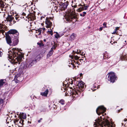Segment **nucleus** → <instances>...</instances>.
<instances>
[{"instance_id": "48", "label": "nucleus", "mask_w": 127, "mask_h": 127, "mask_svg": "<svg viewBox=\"0 0 127 127\" xmlns=\"http://www.w3.org/2000/svg\"><path fill=\"white\" fill-rule=\"evenodd\" d=\"M2 55V52L0 51V56L1 57Z\"/></svg>"}, {"instance_id": "33", "label": "nucleus", "mask_w": 127, "mask_h": 127, "mask_svg": "<svg viewBox=\"0 0 127 127\" xmlns=\"http://www.w3.org/2000/svg\"><path fill=\"white\" fill-rule=\"evenodd\" d=\"M57 47V45L55 44L54 45H53V47L51 48V50H53V49H55L56 48V47Z\"/></svg>"}, {"instance_id": "27", "label": "nucleus", "mask_w": 127, "mask_h": 127, "mask_svg": "<svg viewBox=\"0 0 127 127\" xmlns=\"http://www.w3.org/2000/svg\"><path fill=\"white\" fill-rule=\"evenodd\" d=\"M72 56V57L71 58L72 59H73V58H74L75 60H78L80 58V57H78L77 55L74 56Z\"/></svg>"}, {"instance_id": "55", "label": "nucleus", "mask_w": 127, "mask_h": 127, "mask_svg": "<svg viewBox=\"0 0 127 127\" xmlns=\"http://www.w3.org/2000/svg\"><path fill=\"white\" fill-rule=\"evenodd\" d=\"M49 120L50 121V122H51L52 121V120L51 118H49Z\"/></svg>"}, {"instance_id": "12", "label": "nucleus", "mask_w": 127, "mask_h": 127, "mask_svg": "<svg viewBox=\"0 0 127 127\" xmlns=\"http://www.w3.org/2000/svg\"><path fill=\"white\" fill-rule=\"evenodd\" d=\"M51 21H53V19L52 17H46L45 20V24H52Z\"/></svg>"}, {"instance_id": "26", "label": "nucleus", "mask_w": 127, "mask_h": 127, "mask_svg": "<svg viewBox=\"0 0 127 127\" xmlns=\"http://www.w3.org/2000/svg\"><path fill=\"white\" fill-rule=\"evenodd\" d=\"M59 102L62 105H64L65 103V100L63 99H61L59 101Z\"/></svg>"}, {"instance_id": "5", "label": "nucleus", "mask_w": 127, "mask_h": 127, "mask_svg": "<svg viewBox=\"0 0 127 127\" xmlns=\"http://www.w3.org/2000/svg\"><path fill=\"white\" fill-rule=\"evenodd\" d=\"M106 108L103 106H101L97 108L96 112L98 115L102 114V116H103V114L106 111Z\"/></svg>"}, {"instance_id": "7", "label": "nucleus", "mask_w": 127, "mask_h": 127, "mask_svg": "<svg viewBox=\"0 0 127 127\" xmlns=\"http://www.w3.org/2000/svg\"><path fill=\"white\" fill-rule=\"evenodd\" d=\"M36 62V60H31L29 62H28L27 64L25 65L24 66V68H29L31 67Z\"/></svg>"}, {"instance_id": "18", "label": "nucleus", "mask_w": 127, "mask_h": 127, "mask_svg": "<svg viewBox=\"0 0 127 127\" xmlns=\"http://www.w3.org/2000/svg\"><path fill=\"white\" fill-rule=\"evenodd\" d=\"M110 55L108 54L106 52H105V53L104 54L103 58L104 59H108L110 57Z\"/></svg>"}, {"instance_id": "42", "label": "nucleus", "mask_w": 127, "mask_h": 127, "mask_svg": "<svg viewBox=\"0 0 127 127\" xmlns=\"http://www.w3.org/2000/svg\"><path fill=\"white\" fill-rule=\"evenodd\" d=\"M3 24H0V29H2L3 28Z\"/></svg>"}, {"instance_id": "47", "label": "nucleus", "mask_w": 127, "mask_h": 127, "mask_svg": "<svg viewBox=\"0 0 127 127\" xmlns=\"http://www.w3.org/2000/svg\"><path fill=\"white\" fill-rule=\"evenodd\" d=\"M42 29L43 30L42 32H43L44 31H45V28H42Z\"/></svg>"}, {"instance_id": "46", "label": "nucleus", "mask_w": 127, "mask_h": 127, "mask_svg": "<svg viewBox=\"0 0 127 127\" xmlns=\"http://www.w3.org/2000/svg\"><path fill=\"white\" fill-rule=\"evenodd\" d=\"M118 32L115 31L113 33H112L113 34H117V33Z\"/></svg>"}, {"instance_id": "8", "label": "nucleus", "mask_w": 127, "mask_h": 127, "mask_svg": "<svg viewBox=\"0 0 127 127\" xmlns=\"http://www.w3.org/2000/svg\"><path fill=\"white\" fill-rule=\"evenodd\" d=\"M24 120L19 119L15 120L14 121V123L17 124L19 127H21L23 126L24 125Z\"/></svg>"}, {"instance_id": "28", "label": "nucleus", "mask_w": 127, "mask_h": 127, "mask_svg": "<svg viewBox=\"0 0 127 127\" xmlns=\"http://www.w3.org/2000/svg\"><path fill=\"white\" fill-rule=\"evenodd\" d=\"M56 34L55 35V37L56 38H58L60 37V36L59 34L57 32H56Z\"/></svg>"}, {"instance_id": "17", "label": "nucleus", "mask_w": 127, "mask_h": 127, "mask_svg": "<svg viewBox=\"0 0 127 127\" xmlns=\"http://www.w3.org/2000/svg\"><path fill=\"white\" fill-rule=\"evenodd\" d=\"M5 80L3 79L0 80V88L3 87L5 83Z\"/></svg>"}, {"instance_id": "62", "label": "nucleus", "mask_w": 127, "mask_h": 127, "mask_svg": "<svg viewBox=\"0 0 127 127\" xmlns=\"http://www.w3.org/2000/svg\"><path fill=\"white\" fill-rule=\"evenodd\" d=\"M18 18V17H15V19H16V20H17Z\"/></svg>"}, {"instance_id": "25", "label": "nucleus", "mask_w": 127, "mask_h": 127, "mask_svg": "<svg viewBox=\"0 0 127 127\" xmlns=\"http://www.w3.org/2000/svg\"><path fill=\"white\" fill-rule=\"evenodd\" d=\"M19 34V33L17 32V33L13 35L14 36V38L15 39H18Z\"/></svg>"}, {"instance_id": "1", "label": "nucleus", "mask_w": 127, "mask_h": 127, "mask_svg": "<svg viewBox=\"0 0 127 127\" xmlns=\"http://www.w3.org/2000/svg\"><path fill=\"white\" fill-rule=\"evenodd\" d=\"M18 48H13L8 52V57L15 64H20L23 57V54L19 51Z\"/></svg>"}, {"instance_id": "44", "label": "nucleus", "mask_w": 127, "mask_h": 127, "mask_svg": "<svg viewBox=\"0 0 127 127\" xmlns=\"http://www.w3.org/2000/svg\"><path fill=\"white\" fill-rule=\"evenodd\" d=\"M71 6H72V7H73L74 8H76L77 6V5H74L73 6L72 4L71 5Z\"/></svg>"}, {"instance_id": "23", "label": "nucleus", "mask_w": 127, "mask_h": 127, "mask_svg": "<svg viewBox=\"0 0 127 127\" xmlns=\"http://www.w3.org/2000/svg\"><path fill=\"white\" fill-rule=\"evenodd\" d=\"M19 42V40L18 39H16L14 40L13 41V44L14 45H17Z\"/></svg>"}, {"instance_id": "20", "label": "nucleus", "mask_w": 127, "mask_h": 127, "mask_svg": "<svg viewBox=\"0 0 127 127\" xmlns=\"http://www.w3.org/2000/svg\"><path fill=\"white\" fill-rule=\"evenodd\" d=\"M127 56L126 55H122L120 57V59L122 61H126L127 59Z\"/></svg>"}, {"instance_id": "6", "label": "nucleus", "mask_w": 127, "mask_h": 127, "mask_svg": "<svg viewBox=\"0 0 127 127\" xmlns=\"http://www.w3.org/2000/svg\"><path fill=\"white\" fill-rule=\"evenodd\" d=\"M68 4L69 2L68 1H67L66 2L64 3L61 2L59 4V5L60 8H61V10L65 11L66 9Z\"/></svg>"}, {"instance_id": "64", "label": "nucleus", "mask_w": 127, "mask_h": 127, "mask_svg": "<svg viewBox=\"0 0 127 127\" xmlns=\"http://www.w3.org/2000/svg\"><path fill=\"white\" fill-rule=\"evenodd\" d=\"M9 127H13V125H12V126H9Z\"/></svg>"}, {"instance_id": "41", "label": "nucleus", "mask_w": 127, "mask_h": 127, "mask_svg": "<svg viewBox=\"0 0 127 127\" xmlns=\"http://www.w3.org/2000/svg\"><path fill=\"white\" fill-rule=\"evenodd\" d=\"M47 27L48 28H49L51 26L52 24H47Z\"/></svg>"}, {"instance_id": "60", "label": "nucleus", "mask_w": 127, "mask_h": 127, "mask_svg": "<svg viewBox=\"0 0 127 127\" xmlns=\"http://www.w3.org/2000/svg\"><path fill=\"white\" fill-rule=\"evenodd\" d=\"M40 122H41V120H39L38 121V123H40Z\"/></svg>"}, {"instance_id": "13", "label": "nucleus", "mask_w": 127, "mask_h": 127, "mask_svg": "<svg viewBox=\"0 0 127 127\" xmlns=\"http://www.w3.org/2000/svg\"><path fill=\"white\" fill-rule=\"evenodd\" d=\"M17 31L15 29H11L8 31L7 33L8 34H12L13 35L17 33Z\"/></svg>"}, {"instance_id": "51", "label": "nucleus", "mask_w": 127, "mask_h": 127, "mask_svg": "<svg viewBox=\"0 0 127 127\" xmlns=\"http://www.w3.org/2000/svg\"><path fill=\"white\" fill-rule=\"evenodd\" d=\"M112 41H111L110 42V43H111V44H113V43H117V41L115 42V41L113 42V43H112Z\"/></svg>"}, {"instance_id": "49", "label": "nucleus", "mask_w": 127, "mask_h": 127, "mask_svg": "<svg viewBox=\"0 0 127 127\" xmlns=\"http://www.w3.org/2000/svg\"><path fill=\"white\" fill-rule=\"evenodd\" d=\"M80 16L81 17H84V15H83V13H80Z\"/></svg>"}, {"instance_id": "3", "label": "nucleus", "mask_w": 127, "mask_h": 127, "mask_svg": "<svg viewBox=\"0 0 127 127\" xmlns=\"http://www.w3.org/2000/svg\"><path fill=\"white\" fill-rule=\"evenodd\" d=\"M94 125L96 127H113L111 125L109 120L104 118H102L101 116L98 117L97 120H95Z\"/></svg>"}, {"instance_id": "31", "label": "nucleus", "mask_w": 127, "mask_h": 127, "mask_svg": "<svg viewBox=\"0 0 127 127\" xmlns=\"http://www.w3.org/2000/svg\"><path fill=\"white\" fill-rule=\"evenodd\" d=\"M37 44L38 45H39L40 47L43 46H44V44L42 42H41V43L38 42L37 43Z\"/></svg>"}, {"instance_id": "45", "label": "nucleus", "mask_w": 127, "mask_h": 127, "mask_svg": "<svg viewBox=\"0 0 127 127\" xmlns=\"http://www.w3.org/2000/svg\"><path fill=\"white\" fill-rule=\"evenodd\" d=\"M83 15H84V16H85V15L86 14V12H83Z\"/></svg>"}, {"instance_id": "57", "label": "nucleus", "mask_w": 127, "mask_h": 127, "mask_svg": "<svg viewBox=\"0 0 127 127\" xmlns=\"http://www.w3.org/2000/svg\"><path fill=\"white\" fill-rule=\"evenodd\" d=\"M71 81V84H73V82H74V81Z\"/></svg>"}, {"instance_id": "56", "label": "nucleus", "mask_w": 127, "mask_h": 127, "mask_svg": "<svg viewBox=\"0 0 127 127\" xmlns=\"http://www.w3.org/2000/svg\"><path fill=\"white\" fill-rule=\"evenodd\" d=\"M42 18H44V17H43V16H41V18H40V19L41 20H42Z\"/></svg>"}, {"instance_id": "19", "label": "nucleus", "mask_w": 127, "mask_h": 127, "mask_svg": "<svg viewBox=\"0 0 127 127\" xmlns=\"http://www.w3.org/2000/svg\"><path fill=\"white\" fill-rule=\"evenodd\" d=\"M48 92V89H47L45 90V91L43 92H42L41 93V95L43 96H47Z\"/></svg>"}, {"instance_id": "61", "label": "nucleus", "mask_w": 127, "mask_h": 127, "mask_svg": "<svg viewBox=\"0 0 127 127\" xmlns=\"http://www.w3.org/2000/svg\"><path fill=\"white\" fill-rule=\"evenodd\" d=\"M80 76H81L82 75V73H81L80 74Z\"/></svg>"}, {"instance_id": "50", "label": "nucleus", "mask_w": 127, "mask_h": 127, "mask_svg": "<svg viewBox=\"0 0 127 127\" xmlns=\"http://www.w3.org/2000/svg\"><path fill=\"white\" fill-rule=\"evenodd\" d=\"M103 28H104L105 27H106V24H103Z\"/></svg>"}, {"instance_id": "22", "label": "nucleus", "mask_w": 127, "mask_h": 127, "mask_svg": "<svg viewBox=\"0 0 127 127\" xmlns=\"http://www.w3.org/2000/svg\"><path fill=\"white\" fill-rule=\"evenodd\" d=\"M77 36V35L76 34L73 33L70 36V38L72 40H74Z\"/></svg>"}, {"instance_id": "21", "label": "nucleus", "mask_w": 127, "mask_h": 127, "mask_svg": "<svg viewBox=\"0 0 127 127\" xmlns=\"http://www.w3.org/2000/svg\"><path fill=\"white\" fill-rule=\"evenodd\" d=\"M53 51V50H51L50 51L48 52L47 55L46 57L47 58H48L52 54Z\"/></svg>"}, {"instance_id": "14", "label": "nucleus", "mask_w": 127, "mask_h": 127, "mask_svg": "<svg viewBox=\"0 0 127 127\" xmlns=\"http://www.w3.org/2000/svg\"><path fill=\"white\" fill-rule=\"evenodd\" d=\"M19 119H22V120H24V119H25L26 118V115L25 114H24V113H20L19 116Z\"/></svg>"}, {"instance_id": "34", "label": "nucleus", "mask_w": 127, "mask_h": 127, "mask_svg": "<svg viewBox=\"0 0 127 127\" xmlns=\"http://www.w3.org/2000/svg\"><path fill=\"white\" fill-rule=\"evenodd\" d=\"M48 32L49 33V34H50L51 35H52L53 34V31L51 30L50 31H48L47 32Z\"/></svg>"}, {"instance_id": "9", "label": "nucleus", "mask_w": 127, "mask_h": 127, "mask_svg": "<svg viewBox=\"0 0 127 127\" xmlns=\"http://www.w3.org/2000/svg\"><path fill=\"white\" fill-rule=\"evenodd\" d=\"M69 18H66V23H69L70 22L72 21V20L75 19L76 18V16L74 14H71Z\"/></svg>"}, {"instance_id": "16", "label": "nucleus", "mask_w": 127, "mask_h": 127, "mask_svg": "<svg viewBox=\"0 0 127 127\" xmlns=\"http://www.w3.org/2000/svg\"><path fill=\"white\" fill-rule=\"evenodd\" d=\"M42 28H39L37 30H35L36 33H37L36 35V36L37 37V35H40L41 33Z\"/></svg>"}, {"instance_id": "32", "label": "nucleus", "mask_w": 127, "mask_h": 127, "mask_svg": "<svg viewBox=\"0 0 127 127\" xmlns=\"http://www.w3.org/2000/svg\"><path fill=\"white\" fill-rule=\"evenodd\" d=\"M20 77L19 76H18V75H16L15 76V78L16 79V80L18 81H20L19 80Z\"/></svg>"}, {"instance_id": "35", "label": "nucleus", "mask_w": 127, "mask_h": 127, "mask_svg": "<svg viewBox=\"0 0 127 127\" xmlns=\"http://www.w3.org/2000/svg\"><path fill=\"white\" fill-rule=\"evenodd\" d=\"M113 22L114 23H118V22L115 19L113 20Z\"/></svg>"}, {"instance_id": "38", "label": "nucleus", "mask_w": 127, "mask_h": 127, "mask_svg": "<svg viewBox=\"0 0 127 127\" xmlns=\"http://www.w3.org/2000/svg\"><path fill=\"white\" fill-rule=\"evenodd\" d=\"M53 108L54 109L56 110L57 109V106L56 105H55L54 104V106H53Z\"/></svg>"}, {"instance_id": "53", "label": "nucleus", "mask_w": 127, "mask_h": 127, "mask_svg": "<svg viewBox=\"0 0 127 127\" xmlns=\"http://www.w3.org/2000/svg\"><path fill=\"white\" fill-rule=\"evenodd\" d=\"M81 6L82 7V6H83V5H82V4H79L78 5V6Z\"/></svg>"}, {"instance_id": "63", "label": "nucleus", "mask_w": 127, "mask_h": 127, "mask_svg": "<svg viewBox=\"0 0 127 127\" xmlns=\"http://www.w3.org/2000/svg\"><path fill=\"white\" fill-rule=\"evenodd\" d=\"M43 41H44V42H45L46 41V39H44V40H43Z\"/></svg>"}, {"instance_id": "4", "label": "nucleus", "mask_w": 127, "mask_h": 127, "mask_svg": "<svg viewBox=\"0 0 127 127\" xmlns=\"http://www.w3.org/2000/svg\"><path fill=\"white\" fill-rule=\"evenodd\" d=\"M108 76L107 79L110 82L114 83L116 80H117V77L115 75L114 72H109L107 75Z\"/></svg>"}, {"instance_id": "37", "label": "nucleus", "mask_w": 127, "mask_h": 127, "mask_svg": "<svg viewBox=\"0 0 127 127\" xmlns=\"http://www.w3.org/2000/svg\"><path fill=\"white\" fill-rule=\"evenodd\" d=\"M73 61L75 63H76L77 64H78L79 65H80V64H79V62H78V61H77V62H76L75 61L73 60V61Z\"/></svg>"}, {"instance_id": "54", "label": "nucleus", "mask_w": 127, "mask_h": 127, "mask_svg": "<svg viewBox=\"0 0 127 127\" xmlns=\"http://www.w3.org/2000/svg\"><path fill=\"white\" fill-rule=\"evenodd\" d=\"M28 123H29H29L31 124V121H28Z\"/></svg>"}, {"instance_id": "52", "label": "nucleus", "mask_w": 127, "mask_h": 127, "mask_svg": "<svg viewBox=\"0 0 127 127\" xmlns=\"http://www.w3.org/2000/svg\"><path fill=\"white\" fill-rule=\"evenodd\" d=\"M22 15H24V16H26V14L25 13H24V12H23L22 13Z\"/></svg>"}, {"instance_id": "30", "label": "nucleus", "mask_w": 127, "mask_h": 127, "mask_svg": "<svg viewBox=\"0 0 127 127\" xmlns=\"http://www.w3.org/2000/svg\"><path fill=\"white\" fill-rule=\"evenodd\" d=\"M82 58H83V59H81L79 60V61H80V62H81V64L83 63V62H85V60H86L85 58V59H84L83 57H82Z\"/></svg>"}, {"instance_id": "59", "label": "nucleus", "mask_w": 127, "mask_h": 127, "mask_svg": "<svg viewBox=\"0 0 127 127\" xmlns=\"http://www.w3.org/2000/svg\"><path fill=\"white\" fill-rule=\"evenodd\" d=\"M127 121V119H125L124 120V121L125 122H126Z\"/></svg>"}, {"instance_id": "43", "label": "nucleus", "mask_w": 127, "mask_h": 127, "mask_svg": "<svg viewBox=\"0 0 127 127\" xmlns=\"http://www.w3.org/2000/svg\"><path fill=\"white\" fill-rule=\"evenodd\" d=\"M103 27H100V28L99 29V31H101L102 30V29H103Z\"/></svg>"}, {"instance_id": "2", "label": "nucleus", "mask_w": 127, "mask_h": 127, "mask_svg": "<svg viewBox=\"0 0 127 127\" xmlns=\"http://www.w3.org/2000/svg\"><path fill=\"white\" fill-rule=\"evenodd\" d=\"M85 84L82 81H78V82H76V86L74 88V89H72V87H70L68 85L70 89H72V96L74 99L80 96L81 94H82V96L83 95V92L86 87Z\"/></svg>"}, {"instance_id": "15", "label": "nucleus", "mask_w": 127, "mask_h": 127, "mask_svg": "<svg viewBox=\"0 0 127 127\" xmlns=\"http://www.w3.org/2000/svg\"><path fill=\"white\" fill-rule=\"evenodd\" d=\"M14 19V17H13L12 15H8L6 18V20L7 21L10 22V23H11V22Z\"/></svg>"}, {"instance_id": "10", "label": "nucleus", "mask_w": 127, "mask_h": 127, "mask_svg": "<svg viewBox=\"0 0 127 127\" xmlns=\"http://www.w3.org/2000/svg\"><path fill=\"white\" fill-rule=\"evenodd\" d=\"M6 40L7 43L9 45H11L12 43L11 38L9 35L7 34L6 32L5 33Z\"/></svg>"}, {"instance_id": "29", "label": "nucleus", "mask_w": 127, "mask_h": 127, "mask_svg": "<svg viewBox=\"0 0 127 127\" xmlns=\"http://www.w3.org/2000/svg\"><path fill=\"white\" fill-rule=\"evenodd\" d=\"M78 78H76V77H74L73 78V79L74 80V83H75L76 82H78Z\"/></svg>"}, {"instance_id": "39", "label": "nucleus", "mask_w": 127, "mask_h": 127, "mask_svg": "<svg viewBox=\"0 0 127 127\" xmlns=\"http://www.w3.org/2000/svg\"><path fill=\"white\" fill-rule=\"evenodd\" d=\"M71 64L73 65V67L74 68L76 67V66L75 65L74 63L73 62H72V63H71Z\"/></svg>"}, {"instance_id": "36", "label": "nucleus", "mask_w": 127, "mask_h": 127, "mask_svg": "<svg viewBox=\"0 0 127 127\" xmlns=\"http://www.w3.org/2000/svg\"><path fill=\"white\" fill-rule=\"evenodd\" d=\"M120 27H115V31H116L117 32V31L119 30V29H120Z\"/></svg>"}, {"instance_id": "24", "label": "nucleus", "mask_w": 127, "mask_h": 127, "mask_svg": "<svg viewBox=\"0 0 127 127\" xmlns=\"http://www.w3.org/2000/svg\"><path fill=\"white\" fill-rule=\"evenodd\" d=\"M33 12L34 13H32L30 14V16L33 19H34L35 17V11H33Z\"/></svg>"}, {"instance_id": "11", "label": "nucleus", "mask_w": 127, "mask_h": 127, "mask_svg": "<svg viewBox=\"0 0 127 127\" xmlns=\"http://www.w3.org/2000/svg\"><path fill=\"white\" fill-rule=\"evenodd\" d=\"M83 5L84 7H83V6L82 7H80L77 10V11L80 12L82 11L86 10L87 9L89 6L88 5L85 6L84 4Z\"/></svg>"}, {"instance_id": "40", "label": "nucleus", "mask_w": 127, "mask_h": 127, "mask_svg": "<svg viewBox=\"0 0 127 127\" xmlns=\"http://www.w3.org/2000/svg\"><path fill=\"white\" fill-rule=\"evenodd\" d=\"M0 32L1 33H2L3 34L4 32L5 31L4 30H0Z\"/></svg>"}, {"instance_id": "58", "label": "nucleus", "mask_w": 127, "mask_h": 127, "mask_svg": "<svg viewBox=\"0 0 127 127\" xmlns=\"http://www.w3.org/2000/svg\"><path fill=\"white\" fill-rule=\"evenodd\" d=\"M121 111L120 110H119L118 111V113H119Z\"/></svg>"}]
</instances>
